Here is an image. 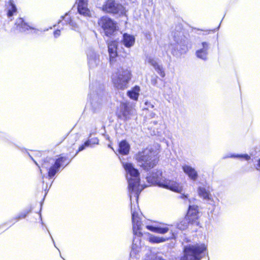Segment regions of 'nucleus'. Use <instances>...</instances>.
Masks as SVG:
<instances>
[{
	"instance_id": "f257e3e1",
	"label": "nucleus",
	"mask_w": 260,
	"mask_h": 260,
	"mask_svg": "<svg viewBox=\"0 0 260 260\" xmlns=\"http://www.w3.org/2000/svg\"><path fill=\"white\" fill-rule=\"evenodd\" d=\"M126 172V178L128 183L129 197L131 201L133 230L135 237L132 247L131 256L138 252L141 248L139 238L144 234V225L141 222L142 213L138 206V199L140 193L147 186L140 183L139 173L137 169L130 163L123 164Z\"/></svg>"
},
{
	"instance_id": "f03ea898",
	"label": "nucleus",
	"mask_w": 260,
	"mask_h": 260,
	"mask_svg": "<svg viewBox=\"0 0 260 260\" xmlns=\"http://www.w3.org/2000/svg\"><path fill=\"white\" fill-rule=\"evenodd\" d=\"M149 183L155 184L159 187L169 189L171 191L181 193L183 191V186L174 179H169L162 176V172L160 170H155L146 177Z\"/></svg>"
},
{
	"instance_id": "7ed1b4c3",
	"label": "nucleus",
	"mask_w": 260,
	"mask_h": 260,
	"mask_svg": "<svg viewBox=\"0 0 260 260\" xmlns=\"http://www.w3.org/2000/svg\"><path fill=\"white\" fill-rule=\"evenodd\" d=\"M135 158L138 165L145 170L153 168L158 161L156 151L148 148L139 151Z\"/></svg>"
},
{
	"instance_id": "20e7f679",
	"label": "nucleus",
	"mask_w": 260,
	"mask_h": 260,
	"mask_svg": "<svg viewBox=\"0 0 260 260\" xmlns=\"http://www.w3.org/2000/svg\"><path fill=\"white\" fill-rule=\"evenodd\" d=\"M172 225L164 223H160L159 224L154 223L151 225H146L145 227L147 230L150 231L151 232L160 234H165L170 231V227ZM171 236L168 238L164 237L154 236L149 234L148 240L149 242L154 244H158L164 242L169 240V239H173L175 238V234L172 230H171Z\"/></svg>"
},
{
	"instance_id": "39448f33",
	"label": "nucleus",
	"mask_w": 260,
	"mask_h": 260,
	"mask_svg": "<svg viewBox=\"0 0 260 260\" xmlns=\"http://www.w3.org/2000/svg\"><path fill=\"white\" fill-rule=\"evenodd\" d=\"M207 245L202 243H189L184 247L180 260H201L205 255Z\"/></svg>"
},
{
	"instance_id": "423d86ee",
	"label": "nucleus",
	"mask_w": 260,
	"mask_h": 260,
	"mask_svg": "<svg viewBox=\"0 0 260 260\" xmlns=\"http://www.w3.org/2000/svg\"><path fill=\"white\" fill-rule=\"evenodd\" d=\"M69 161L66 157H60L54 161L52 158H48L44 160L42 165V168L48 170V176L52 178L55 176L61 167L67 166Z\"/></svg>"
},
{
	"instance_id": "0eeeda50",
	"label": "nucleus",
	"mask_w": 260,
	"mask_h": 260,
	"mask_svg": "<svg viewBox=\"0 0 260 260\" xmlns=\"http://www.w3.org/2000/svg\"><path fill=\"white\" fill-rule=\"evenodd\" d=\"M132 78V73L129 69H125L112 76V81L115 86L121 89L127 87V85Z\"/></svg>"
},
{
	"instance_id": "6e6552de",
	"label": "nucleus",
	"mask_w": 260,
	"mask_h": 260,
	"mask_svg": "<svg viewBox=\"0 0 260 260\" xmlns=\"http://www.w3.org/2000/svg\"><path fill=\"white\" fill-rule=\"evenodd\" d=\"M98 23L102 27L106 36L111 35L116 30V24L107 17L101 18Z\"/></svg>"
},
{
	"instance_id": "1a4fd4ad",
	"label": "nucleus",
	"mask_w": 260,
	"mask_h": 260,
	"mask_svg": "<svg viewBox=\"0 0 260 260\" xmlns=\"http://www.w3.org/2000/svg\"><path fill=\"white\" fill-rule=\"evenodd\" d=\"M89 97L91 100V110L94 112H98L101 109L104 103V98L102 92H90Z\"/></svg>"
},
{
	"instance_id": "9d476101",
	"label": "nucleus",
	"mask_w": 260,
	"mask_h": 260,
	"mask_svg": "<svg viewBox=\"0 0 260 260\" xmlns=\"http://www.w3.org/2000/svg\"><path fill=\"white\" fill-rule=\"evenodd\" d=\"M135 113V110L128 103H122L120 104L117 112L118 117L123 120H127Z\"/></svg>"
},
{
	"instance_id": "9b49d317",
	"label": "nucleus",
	"mask_w": 260,
	"mask_h": 260,
	"mask_svg": "<svg viewBox=\"0 0 260 260\" xmlns=\"http://www.w3.org/2000/svg\"><path fill=\"white\" fill-rule=\"evenodd\" d=\"M123 8L121 5L116 3L114 0H108L103 6V11L114 14L122 13Z\"/></svg>"
},
{
	"instance_id": "f8f14e48",
	"label": "nucleus",
	"mask_w": 260,
	"mask_h": 260,
	"mask_svg": "<svg viewBox=\"0 0 260 260\" xmlns=\"http://www.w3.org/2000/svg\"><path fill=\"white\" fill-rule=\"evenodd\" d=\"M199 214L198 207L195 205H190L186 217L190 222V224L199 225L200 224Z\"/></svg>"
},
{
	"instance_id": "ddd939ff",
	"label": "nucleus",
	"mask_w": 260,
	"mask_h": 260,
	"mask_svg": "<svg viewBox=\"0 0 260 260\" xmlns=\"http://www.w3.org/2000/svg\"><path fill=\"white\" fill-rule=\"evenodd\" d=\"M15 27L18 30L21 32H25L27 33H37L39 30L35 28L24 22L22 18H19L16 19L15 22Z\"/></svg>"
},
{
	"instance_id": "4468645a",
	"label": "nucleus",
	"mask_w": 260,
	"mask_h": 260,
	"mask_svg": "<svg viewBox=\"0 0 260 260\" xmlns=\"http://www.w3.org/2000/svg\"><path fill=\"white\" fill-rule=\"evenodd\" d=\"M199 48L196 52L198 58L203 60H206L208 54V50L210 48V45L208 42H203L199 46Z\"/></svg>"
},
{
	"instance_id": "2eb2a0df",
	"label": "nucleus",
	"mask_w": 260,
	"mask_h": 260,
	"mask_svg": "<svg viewBox=\"0 0 260 260\" xmlns=\"http://www.w3.org/2000/svg\"><path fill=\"white\" fill-rule=\"evenodd\" d=\"M87 55L88 65L90 68H93L100 63V56L94 50H89Z\"/></svg>"
},
{
	"instance_id": "dca6fc26",
	"label": "nucleus",
	"mask_w": 260,
	"mask_h": 260,
	"mask_svg": "<svg viewBox=\"0 0 260 260\" xmlns=\"http://www.w3.org/2000/svg\"><path fill=\"white\" fill-rule=\"evenodd\" d=\"M117 42L115 41H112L108 43V51L110 56V62L111 65L115 64L117 57Z\"/></svg>"
},
{
	"instance_id": "f3484780",
	"label": "nucleus",
	"mask_w": 260,
	"mask_h": 260,
	"mask_svg": "<svg viewBox=\"0 0 260 260\" xmlns=\"http://www.w3.org/2000/svg\"><path fill=\"white\" fill-rule=\"evenodd\" d=\"M182 169L184 173L188 177V178L195 181L198 178V173L195 168L190 165H184L182 166Z\"/></svg>"
},
{
	"instance_id": "a211bd4d",
	"label": "nucleus",
	"mask_w": 260,
	"mask_h": 260,
	"mask_svg": "<svg viewBox=\"0 0 260 260\" xmlns=\"http://www.w3.org/2000/svg\"><path fill=\"white\" fill-rule=\"evenodd\" d=\"M199 196L204 200L211 204L213 202L212 194L210 192L209 187L200 186L198 189Z\"/></svg>"
},
{
	"instance_id": "6ab92c4d",
	"label": "nucleus",
	"mask_w": 260,
	"mask_h": 260,
	"mask_svg": "<svg viewBox=\"0 0 260 260\" xmlns=\"http://www.w3.org/2000/svg\"><path fill=\"white\" fill-rule=\"evenodd\" d=\"M122 44L126 48H131L135 43V38L134 36L124 33L121 40Z\"/></svg>"
},
{
	"instance_id": "aec40b11",
	"label": "nucleus",
	"mask_w": 260,
	"mask_h": 260,
	"mask_svg": "<svg viewBox=\"0 0 260 260\" xmlns=\"http://www.w3.org/2000/svg\"><path fill=\"white\" fill-rule=\"evenodd\" d=\"M7 14L8 18H10L17 13V9L14 2L9 1L6 4Z\"/></svg>"
},
{
	"instance_id": "412c9836",
	"label": "nucleus",
	"mask_w": 260,
	"mask_h": 260,
	"mask_svg": "<svg viewBox=\"0 0 260 260\" xmlns=\"http://www.w3.org/2000/svg\"><path fill=\"white\" fill-rule=\"evenodd\" d=\"M62 20H60L59 24H63L64 21L66 24H69L74 30H76L78 28V25L76 22L71 18L70 14L66 13L64 16H62Z\"/></svg>"
},
{
	"instance_id": "4be33fe9",
	"label": "nucleus",
	"mask_w": 260,
	"mask_h": 260,
	"mask_svg": "<svg viewBox=\"0 0 260 260\" xmlns=\"http://www.w3.org/2000/svg\"><path fill=\"white\" fill-rule=\"evenodd\" d=\"M77 8L80 14L85 17H89L91 15L90 11L88 8V3L77 4Z\"/></svg>"
},
{
	"instance_id": "5701e85b",
	"label": "nucleus",
	"mask_w": 260,
	"mask_h": 260,
	"mask_svg": "<svg viewBox=\"0 0 260 260\" xmlns=\"http://www.w3.org/2000/svg\"><path fill=\"white\" fill-rule=\"evenodd\" d=\"M140 88L138 86H135L131 90L127 91V95L132 100L137 101L139 95Z\"/></svg>"
},
{
	"instance_id": "b1692460",
	"label": "nucleus",
	"mask_w": 260,
	"mask_h": 260,
	"mask_svg": "<svg viewBox=\"0 0 260 260\" xmlns=\"http://www.w3.org/2000/svg\"><path fill=\"white\" fill-rule=\"evenodd\" d=\"M129 146L125 141H121L119 145V152L123 155H126L129 152Z\"/></svg>"
},
{
	"instance_id": "393cba45",
	"label": "nucleus",
	"mask_w": 260,
	"mask_h": 260,
	"mask_svg": "<svg viewBox=\"0 0 260 260\" xmlns=\"http://www.w3.org/2000/svg\"><path fill=\"white\" fill-rule=\"evenodd\" d=\"M190 223L187 218L185 217V218L180 221L177 225V228L181 230H184L188 228V226Z\"/></svg>"
},
{
	"instance_id": "a878e982",
	"label": "nucleus",
	"mask_w": 260,
	"mask_h": 260,
	"mask_svg": "<svg viewBox=\"0 0 260 260\" xmlns=\"http://www.w3.org/2000/svg\"><path fill=\"white\" fill-rule=\"evenodd\" d=\"M224 157V158L232 157V158H242V159H244V160H247V161L249 160L251 158L250 156H249V155H248L247 154H233L227 155Z\"/></svg>"
},
{
	"instance_id": "bb28decb",
	"label": "nucleus",
	"mask_w": 260,
	"mask_h": 260,
	"mask_svg": "<svg viewBox=\"0 0 260 260\" xmlns=\"http://www.w3.org/2000/svg\"><path fill=\"white\" fill-rule=\"evenodd\" d=\"M91 142V141L90 139L87 140L83 144H82L79 147L78 150L76 153H78L80 151L83 150L86 147H92L93 145L92 144V143Z\"/></svg>"
},
{
	"instance_id": "cd10ccee",
	"label": "nucleus",
	"mask_w": 260,
	"mask_h": 260,
	"mask_svg": "<svg viewBox=\"0 0 260 260\" xmlns=\"http://www.w3.org/2000/svg\"><path fill=\"white\" fill-rule=\"evenodd\" d=\"M147 61L152 65L154 69L159 66L156 59L152 57L149 56L147 57Z\"/></svg>"
},
{
	"instance_id": "c85d7f7f",
	"label": "nucleus",
	"mask_w": 260,
	"mask_h": 260,
	"mask_svg": "<svg viewBox=\"0 0 260 260\" xmlns=\"http://www.w3.org/2000/svg\"><path fill=\"white\" fill-rule=\"evenodd\" d=\"M156 72L162 77L164 78L166 76L165 72L163 69V68L159 65L157 67L154 69Z\"/></svg>"
},
{
	"instance_id": "c756f323",
	"label": "nucleus",
	"mask_w": 260,
	"mask_h": 260,
	"mask_svg": "<svg viewBox=\"0 0 260 260\" xmlns=\"http://www.w3.org/2000/svg\"><path fill=\"white\" fill-rule=\"evenodd\" d=\"M29 212L28 211H24L21 213H20L18 216L16 217V219L17 220H19L20 219H21V218H25L26 215L28 214Z\"/></svg>"
},
{
	"instance_id": "7c9ffc66",
	"label": "nucleus",
	"mask_w": 260,
	"mask_h": 260,
	"mask_svg": "<svg viewBox=\"0 0 260 260\" xmlns=\"http://www.w3.org/2000/svg\"><path fill=\"white\" fill-rule=\"evenodd\" d=\"M145 105L146 106V108H153L154 105L149 101H146L145 102Z\"/></svg>"
},
{
	"instance_id": "2f4dec72",
	"label": "nucleus",
	"mask_w": 260,
	"mask_h": 260,
	"mask_svg": "<svg viewBox=\"0 0 260 260\" xmlns=\"http://www.w3.org/2000/svg\"><path fill=\"white\" fill-rule=\"evenodd\" d=\"M90 140L91 141V143L93 145L99 144V140L96 138H92Z\"/></svg>"
},
{
	"instance_id": "473e14b6",
	"label": "nucleus",
	"mask_w": 260,
	"mask_h": 260,
	"mask_svg": "<svg viewBox=\"0 0 260 260\" xmlns=\"http://www.w3.org/2000/svg\"><path fill=\"white\" fill-rule=\"evenodd\" d=\"M76 3L77 4H87L88 0H77Z\"/></svg>"
},
{
	"instance_id": "72a5a7b5",
	"label": "nucleus",
	"mask_w": 260,
	"mask_h": 260,
	"mask_svg": "<svg viewBox=\"0 0 260 260\" xmlns=\"http://www.w3.org/2000/svg\"><path fill=\"white\" fill-rule=\"evenodd\" d=\"M60 30H57L54 31V36L55 38H57L60 36Z\"/></svg>"
},
{
	"instance_id": "f704fd0d",
	"label": "nucleus",
	"mask_w": 260,
	"mask_h": 260,
	"mask_svg": "<svg viewBox=\"0 0 260 260\" xmlns=\"http://www.w3.org/2000/svg\"><path fill=\"white\" fill-rule=\"evenodd\" d=\"M184 48H183V49L182 48L183 50H179V51H180V53L181 54L183 53L186 51V50H187L186 47L185 46H184Z\"/></svg>"
},
{
	"instance_id": "c9c22d12",
	"label": "nucleus",
	"mask_w": 260,
	"mask_h": 260,
	"mask_svg": "<svg viewBox=\"0 0 260 260\" xmlns=\"http://www.w3.org/2000/svg\"><path fill=\"white\" fill-rule=\"evenodd\" d=\"M259 168H260V158L258 159L257 164L256 166V170H259Z\"/></svg>"
},
{
	"instance_id": "e433bc0d",
	"label": "nucleus",
	"mask_w": 260,
	"mask_h": 260,
	"mask_svg": "<svg viewBox=\"0 0 260 260\" xmlns=\"http://www.w3.org/2000/svg\"><path fill=\"white\" fill-rule=\"evenodd\" d=\"M181 198L182 199H184V198H187V196H186V195H185V194H182V195H181Z\"/></svg>"
},
{
	"instance_id": "4c0bfd02",
	"label": "nucleus",
	"mask_w": 260,
	"mask_h": 260,
	"mask_svg": "<svg viewBox=\"0 0 260 260\" xmlns=\"http://www.w3.org/2000/svg\"><path fill=\"white\" fill-rule=\"evenodd\" d=\"M181 47V46L180 45H179L178 44L176 45V48H177V50L179 49V48H180Z\"/></svg>"
},
{
	"instance_id": "58836bf2",
	"label": "nucleus",
	"mask_w": 260,
	"mask_h": 260,
	"mask_svg": "<svg viewBox=\"0 0 260 260\" xmlns=\"http://www.w3.org/2000/svg\"><path fill=\"white\" fill-rule=\"evenodd\" d=\"M154 123L155 124H156L157 123V122H156V121H154Z\"/></svg>"
},
{
	"instance_id": "ea45409f",
	"label": "nucleus",
	"mask_w": 260,
	"mask_h": 260,
	"mask_svg": "<svg viewBox=\"0 0 260 260\" xmlns=\"http://www.w3.org/2000/svg\"><path fill=\"white\" fill-rule=\"evenodd\" d=\"M52 238V240L53 241V243H54V240H53V239L52 238Z\"/></svg>"
}]
</instances>
